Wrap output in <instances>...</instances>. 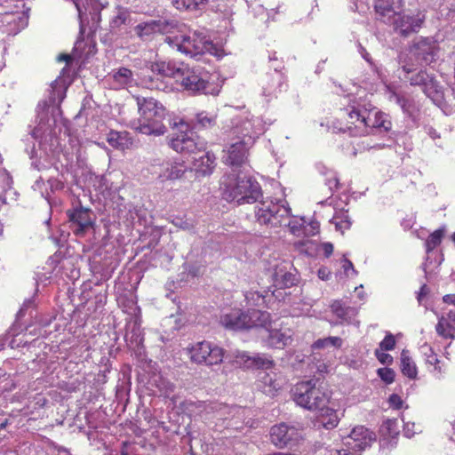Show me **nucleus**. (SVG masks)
Here are the masks:
<instances>
[{
    "instance_id": "obj_1",
    "label": "nucleus",
    "mask_w": 455,
    "mask_h": 455,
    "mask_svg": "<svg viewBox=\"0 0 455 455\" xmlns=\"http://www.w3.org/2000/svg\"><path fill=\"white\" fill-rule=\"evenodd\" d=\"M370 110L371 102L352 100L336 112L332 127L353 137L367 136L369 125L366 114Z\"/></svg>"
},
{
    "instance_id": "obj_2",
    "label": "nucleus",
    "mask_w": 455,
    "mask_h": 455,
    "mask_svg": "<svg viewBox=\"0 0 455 455\" xmlns=\"http://www.w3.org/2000/svg\"><path fill=\"white\" fill-rule=\"evenodd\" d=\"M291 395L297 405L310 411H327L331 399V394L316 378L297 382L291 389Z\"/></svg>"
},
{
    "instance_id": "obj_3",
    "label": "nucleus",
    "mask_w": 455,
    "mask_h": 455,
    "mask_svg": "<svg viewBox=\"0 0 455 455\" xmlns=\"http://www.w3.org/2000/svg\"><path fill=\"white\" fill-rule=\"evenodd\" d=\"M140 117L135 129L146 135H163L166 132L164 124L166 109L153 98L137 96L136 98Z\"/></svg>"
},
{
    "instance_id": "obj_4",
    "label": "nucleus",
    "mask_w": 455,
    "mask_h": 455,
    "mask_svg": "<svg viewBox=\"0 0 455 455\" xmlns=\"http://www.w3.org/2000/svg\"><path fill=\"white\" fill-rule=\"evenodd\" d=\"M223 196L238 204H253L262 196V192L260 185L250 177H228L224 182Z\"/></svg>"
},
{
    "instance_id": "obj_5",
    "label": "nucleus",
    "mask_w": 455,
    "mask_h": 455,
    "mask_svg": "<svg viewBox=\"0 0 455 455\" xmlns=\"http://www.w3.org/2000/svg\"><path fill=\"white\" fill-rule=\"evenodd\" d=\"M290 216V208L273 201H262L255 210V217L259 224L271 228L286 225Z\"/></svg>"
},
{
    "instance_id": "obj_6",
    "label": "nucleus",
    "mask_w": 455,
    "mask_h": 455,
    "mask_svg": "<svg viewBox=\"0 0 455 455\" xmlns=\"http://www.w3.org/2000/svg\"><path fill=\"white\" fill-rule=\"evenodd\" d=\"M175 125L179 127V132L175 133L169 142L173 150L181 154H196L204 148L205 143L189 129L187 123L180 120Z\"/></svg>"
},
{
    "instance_id": "obj_7",
    "label": "nucleus",
    "mask_w": 455,
    "mask_h": 455,
    "mask_svg": "<svg viewBox=\"0 0 455 455\" xmlns=\"http://www.w3.org/2000/svg\"><path fill=\"white\" fill-rule=\"evenodd\" d=\"M186 350L192 363L207 366L221 363L225 354L223 348L206 340L191 344Z\"/></svg>"
},
{
    "instance_id": "obj_8",
    "label": "nucleus",
    "mask_w": 455,
    "mask_h": 455,
    "mask_svg": "<svg viewBox=\"0 0 455 455\" xmlns=\"http://www.w3.org/2000/svg\"><path fill=\"white\" fill-rule=\"evenodd\" d=\"M440 51L439 44L432 37H419L409 47L411 59L414 58L419 64L430 65L437 60Z\"/></svg>"
},
{
    "instance_id": "obj_9",
    "label": "nucleus",
    "mask_w": 455,
    "mask_h": 455,
    "mask_svg": "<svg viewBox=\"0 0 455 455\" xmlns=\"http://www.w3.org/2000/svg\"><path fill=\"white\" fill-rule=\"evenodd\" d=\"M177 82L191 94L207 93L209 81L205 76L199 70L191 68L184 63H180V71Z\"/></svg>"
},
{
    "instance_id": "obj_10",
    "label": "nucleus",
    "mask_w": 455,
    "mask_h": 455,
    "mask_svg": "<svg viewBox=\"0 0 455 455\" xmlns=\"http://www.w3.org/2000/svg\"><path fill=\"white\" fill-rule=\"evenodd\" d=\"M399 64L401 69L406 74L405 78L410 82L412 86H422L426 93H427L428 88H434L436 86V80L433 75L428 74L426 70H419L418 73L409 76L415 71V64L409 56H401Z\"/></svg>"
},
{
    "instance_id": "obj_11",
    "label": "nucleus",
    "mask_w": 455,
    "mask_h": 455,
    "mask_svg": "<svg viewBox=\"0 0 455 455\" xmlns=\"http://www.w3.org/2000/svg\"><path fill=\"white\" fill-rule=\"evenodd\" d=\"M424 21L425 17L420 13L409 15L401 12L387 23L392 25L396 34L407 37L411 34L418 33Z\"/></svg>"
},
{
    "instance_id": "obj_12",
    "label": "nucleus",
    "mask_w": 455,
    "mask_h": 455,
    "mask_svg": "<svg viewBox=\"0 0 455 455\" xmlns=\"http://www.w3.org/2000/svg\"><path fill=\"white\" fill-rule=\"evenodd\" d=\"M234 364L245 370H268L274 367L275 363L270 357L256 354L250 355L247 352H237L235 355Z\"/></svg>"
},
{
    "instance_id": "obj_13",
    "label": "nucleus",
    "mask_w": 455,
    "mask_h": 455,
    "mask_svg": "<svg viewBox=\"0 0 455 455\" xmlns=\"http://www.w3.org/2000/svg\"><path fill=\"white\" fill-rule=\"evenodd\" d=\"M253 139L249 134H243L236 142L232 143L228 149L227 163L232 166L243 165L248 158L249 148Z\"/></svg>"
},
{
    "instance_id": "obj_14",
    "label": "nucleus",
    "mask_w": 455,
    "mask_h": 455,
    "mask_svg": "<svg viewBox=\"0 0 455 455\" xmlns=\"http://www.w3.org/2000/svg\"><path fill=\"white\" fill-rule=\"evenodd\" d=\"M71 227H75L73 232L77 236H83L92 227L90 211L84 208H76L67 212Z\"/></svg>"
},
{
    "instance_id": "obj_15",
    "label": "nucleus",
    "mask_w": 455,
    "mask_h": 455,
    "mask_svg": "<svg viewBox=\"0 0 455 455\" xmlns=\"http://www.w3.org/2000/svg\"><path fill=\"white\" fill-rule=\"evenodd\" d=\"M298 431L294 427H290L285 423L275 425L270 430V439L272 443L279 448L287 446L292 441L296 440Z\"/></svg>"
},
{
    "instance_id": "obj_16",
    "label": "nucleus",
    "mask_w": 455,
    "mask_h": 455,
    "mask_svg": "<svg viewBox=\"0 0 455 455\" xmlns=\"http://www.w3.org/2000/svg\"><path fill=\"white\" fill-rule=\"evenodd\" d=\"M376 440V435L363 426L355 427L347 437V444L358 451L364 450Z\"/></svg>"
},
{
    "instance_id": "obj_17",
    "label": "nucleus",
    "mask_w": 455,
    "mask_h": 455,
    "mask_svg": "<svg viewBox=\"0 0 455 455\" xmlns=\"http://www.w3.org/2000/svg\"><path fill=\"white\" fill-rule=\"evenodd\" d=\"M403 3V0H375L374 9L380 20L387 23L401 12Z\"/></svg>"
},
{
    "instance_id": "obj_18",
    "label": "nucleus",
    "mask_w": 455,
    "mask_h": 455,
    "mask_svg": "<svg viewBox=\"0 0 455 455\" xmlns=\"http://www.w3.org/2000/svg\"><path fill=\"white\" fill-rule=\"evenodd\" d=\"M368 116L367 124V136L373 133L374 129H379L384 132H388L392 128V122L388 116L377 108L371 103V110L366 114Z\"/></svg>"
},
{
    "instance_id": "obj_19",
    "label": "nucleus",
    "mask_w": 455,
    "mask_h": 455,
    "mask_svg": "<svg viewBox=\"0 0 455 455\" xmlns=\"http://www.w3.org/2000/svg\"><path fill=\"white\" fill-rule=\"evenodd\" d=\"M180 50L191 56L203 54L209 50L207 42L196 35L183 36Z\"/></svg>"
},
{
    "instance_id": "obj_20",
    "label": "nucleus",
    "mask_w": 455,
    "mask_h": 455,
    "mask_svg": "<svg viewBox=\"0 0 455 455\" xmlns=\"http://www.w3.org/2000/svg\"><path fill=\"white\" fill-rule=\"evenodd\" d=\"M246 315L240 309H234L220 316V323L228 330L238 331L247 329Z\"/></svg>"
},
{
    "instance_id": "obj_21",
    "label": "nucleus",
    "mask_w": 455,
    "mask_h": 455,
    "mask_svg": "<svg viewBox=\"0 0 455 455\" xmlns=\"http://www.w3.org/2000/svg\"><path fill=\"white\" fill-rule=\"evenodd\" d=\"M164 26L160 20L141 22L134 27L137 36L142 41L152 40L155 36L163 32Z\"/></svg>"
},
{
    "instance_id": "obj_22",
    "label": "nucleus",
    "mask_w": 455,
    "mask_h": 455,
    "mask_svg": "<svg viewBox=\"0 0 455 455\" xmlns=\"http://www.w3.org/2000/svg\"><path fill=\"white\" fill-rule=\"evenodd\" d=\"M215 156L210 152H205L199 157H194L193 169L202 176L210 175L215 168Z\"/></svg>"
},
{
    "instance_id": "obj_23",
    "label": "nucleus",
    "mask_w": 455,
    "mask_h": 455,
    "mask_svg": "<svg viewBox=\"0 0 455 455\" xmlns=\"http://www.w3.org/2000/svg\"><path fill=\"white\" fill-rule=\"evenodd\" d=\"M292 341L291 331H283L282 330L274 329L269 331L267 339V345L271 347L282 349L290 345Z\"/></svg>"
},
{
    "instance_id": "obj_24",
    "label": "nucleus",
    "mask_w": 455,
    "mask_h": 455,
    "mask_svg": "<svg viewBox=\"0 0 455 455\" xmlns=\"http://www.w3.org/2000/svg\"><path fill=\"white\" fill-rule=\"evenodd\" d=\"M151 71L154 76H160L162 77H172L177 81L180 71V65L176 66L172 62L156 61L152 63Z\"/></svg>"
},
{
    "instance_id": "obj_25",
    "label": "nucleus",
    "mask_w": 455,
    "mask_h": 455,
    "mask_svg": "<svg viewBox=\"0 0 455 455\" xmlns=\"http://www.w3.org/2000/svg\"><path fill=\"white\" fill-rule=\"evenodd\" d=\"M247 329L254 327H266L271 322L270 314L267 311L251 309L245 313Z\"/></svg>"
},
{
    "instance_id": "obj_26",
    "label": "nucleus",
    "mask_w": 455,
    "mask_h": 455,
    "mask_svg": "<svg viewBox=\"0 0 455 455\" xmlns=\"http://www.w3.org/2000/svg\"><path fill=\"white\" fill-rule=\"evenodd\" d=\"M108 143L119 150L129 148L132 145V140L126 132L110 131L107 136Z\"/></svg>"
},
{
    "instance_id": "obj_27",
    "label": "nucleus",
    "mask_w": 455,
    "mask_h": 455,
    "mask_svg": "<svg viewBox=\"0 0 455 455\" xmlns=\"http://www.w3.org/2000/svg\"><path fill=\"white\" fill-rule=\"evenodd\" d=\"M426 363L427 365L433 366V369L430 371L435 376V378L438 379L443 378L448 371L447 364L439 359L438 355L433 351L432 348L429 349V354H426Z\"/></svg>"
},
{
    "instance_id": "obj_28",
    "label": "nucleus",
    "mask_w": 455,
    "mask_h": 455,
    "mask_svg": "<svg viewBox=\"0 0 455 455\" xmlns=\"http://www.w3.org/2000/svg\"><path fill=\"white\" fill-rule=\"evenodd\" d=\"M400 367L402 373L407 378L411 379H415L417 378L418 368L408 350H403L401 353Z\"/></svg>"
},
{
    "instance_id": "obj_29",
    "label": "nucleus",
    "mask_w": 455,
    "mask_h": 455,
    "mask_svg": "<svg viewBox=\"0 0 455 455\" xmlns=\"http://www.w3.org/2000/svg\"><path fill=\"white\" fill-rule=\"evenodd\" d=\"M331 310L341 323H350L352 315H355L354 307H346L339 300H335L331 303Z\"/></svg>"
},
{
    "instance_id": "obj_30",
    "label": "nucleus",
    "mask_w": 455,
    "mask_h": 455,
    "mask_svg": "<svg viewBox=\"0 0 455 455\" xmlns=\"http://www.w3.org/2000/svg\"><path fill=\"white\" fill-rule=\"evenodd\" d=\"M435 331L438 336L445 339H455V325L444 318V315H441L438 318V322L435 325Z\"/></svg>"
},
{
    "instance_id": "obj_31",
    "label": "nucleus",
    "mask_w": 455,
    "mask_h": 455,
    "mask_svg": "<svg viewBox=\"0 0 455 455\" xmlns=\"http://www.w3.org/2000/svg\"><path fill=\"white\" fill-rule=\"evenodd\" d=\"M112 77L114 82L119 87H125L132 83L133 78V73L130 68L121 67L117 70L113 72Z\"/></svg>"
},
{
    "instance_id": "obj_32",
    "label": "nucleus",
    "mask_w": 455,
    "mask_h": 455,
    "mask_svg": "<svg viewBox=\"0 0 455 455\" xmlns=\"http://www.w3.org/2000/svg\"><path fill=\"white\" fill-rule=\"evenodd\" d=\"M331 222L340 232L347 230L351 227V221L347 211L340 210L335 212Z\"/></svg>"
},
{
    "instance_id": "obj_33",
    "label": "nucleus",
    "mask_w": 455,
    "mask_h": 455,
    "mask_svg": "<svg viewBox=\"0 0 455 455\" xmlns=\"http://www.w3.org/2000/svg\"><path fill=\"white\" fill-rule=\"evenodd\" d=\"M131 13L129 10L123 6L116 7V14L111 18L109 26L112 29L119 28L130 20Z\"/></svg>"
},
{
    "instance_id": "obj_34",
    "label": "nucleus",
    "mask_w": 455,
    "mask_h": 455,
    "mask_svg": "<svg viewBox=\"0 0 455 455\" xmlns=\"http://www.w3.org/2000/svg\"><path fill=\"white\" fill-rule=\"evenodd\" d=\"M444 235V228H438L431 233L425 242L426 251L427 253L433 251L442 243Z\"/></svg>"
},
{
    "instance_id": "obj_35",
    "label": "nucleus",
    "mask_w": 455,
    "mask_h": 455,
    "mask_svg": "<svg viewBox=\"0 0 455 455\" xmlns=\"http://www.w3.org/2000/svg\"><path fill=\"white\" fill-rule=\"evenodd\" d=\"M393 97L395 102L401 107L403 111L410 116H412L415 111V105L411 99L405 95L394 92Z\"/></svg>"
},
{
    "instance_id": "obj_36",
    "label": "nucleus",
    "mask_w": 455,
    "mask_h": 455,
    "mask_svg": "<svg viewBox=\"0 0 455 455\" xmlns=\"http://www.w3.org/2000/svg\"><path fill=\"white\" fill-rule=\"evenodd\" d=\"M342 344L343 340L339 337H327L323 339H318L317 340H315L313 343L312 347L314 349H322L326 347H334L339 348L341 347Z\"/></svg>"
},
{
    "instance_id": "obj_37",
    "label": "nucleus",
    "mask_w": 455,
    "mask_h": 455,
    "mask_svg": "<svg viewBox=\"0 0 455 455\" xmlns=\"http://www.w3.org/2000/svg\"><path fill=\"white\" fill-rule=\"evenodd\" d=\"M141 84L149 90H164V83L158 77L153 76H144L140 80Z\"/></svg>"
},
{
    "instance_id": "obj_38",
    "label": "nucleus",
    "mask_w": 455,
    "mask_h": 455,
    "mask_svg": "<svg viewBox=\"0 0 455 455\" xmlns=\"http://www.w3.org/2000/svg\"><path fill=\"white\" fill-rule=\"evenodd\" d=\"M121 307L124 313L129 314L131 315H137L140 313V308L137 305V301L133 297H125L121 300Z\"/></svg>"
},
{
    "instance_id": "obj_39",
    "label": "nucleus",
    "mask_w": 455,
    "mask_h": 455,
    "mask_svg": "<svg viewBox=\"0 0 455 455\" xmlns=\"http://www.w3.org/2000/svg\"><path fill=\"white\" fill-rule=\"evenodd\" d=\"M208 0H174V5L177 9L196 10L201 4H204Z\"/></svg>"
},
{
    "instance_id": "obj_40",
    "label": "nucleus",
    "mask_w": 455,
    "mask_h": 455,
    "mask_svg": "<svg viewBox=\"0 0 455 455\" xmlns=\"http://www.w3.org/2000/svg\"><path fill=\"white\" fill-rule=\"evenodd\" d=\"M196 124L202 128H211L216 124V119L206 112H201L196 115Z\"/></svg>"
},
{
    "instance_id": "obj_41",
    "label": "nucleus",
    "mask_w": 455,
    "mask_h": 455,
    "mask_svg": "<svg viewBox=\"0 0 455 455\" xmlns=\"http://www.w3.org/2000/svg\"><path fill=\"white\" fill-rule=\"evenodd\" d=\"M378 375L387 384L393 383L395 377L394 370L387 367L379 369Z\"/></svg>"
},
{
    "instance_id": "obj_42",
    "label": "nucleus",
    "mask_w": 455,
    "mask_h": 455,
    "mask_svg": "<svg viewBox=\"0 0 455 455\" xmlns=\"http://www.w3.org/2000/svg\"><path fill=\"white\" fill-rule=\"evenodd\" d=\"M395 347V339L393 334L388 333L385 336L383 340L379 343V348L381 351L393 350Z\"/></svg>"
},
{
    "instance_id": "obj_43",
    "label": "nucleus",
    "mask_w": 455,
    "mask_h": 455,
    "mask_svg": "<svg viewBox=\"0 0 455 455\" xmlns=\"http://www.w3.org/2000/svg\"><path fill=\"white\" fill-rule=\"evenodd\" d=\"M342 268L344 270V273L347 276L357 275V271L355 269V267H354L352 261L347 258H344L342 260Z\"/></svg>"
},
{
    "instance_id": "obj_44",
    "label": "nucleus",
    "mask_w": 455,
    "mask_h": 455,
    "mask_svg": "<svg viewBox=\"0 0 455 455\" xmlns=\"http://www.w3.org/2000/svg\"><path fill=\"white\" fill-rule=\"evenodd\" d=\"M184 172H185V170L182 169L181 166H180L178 164L173 165V166H172V168L169 172L168 179H170V180L180 179L183 176Z\"/></svg>"
},
{
    "instance_id": "obj_45",
    "label": "nucleus",
    "mask_w": 455,
    "mask_h": 455,
    "mask_svg": "<svg viewBox=\"0 0 455 455\" xmlns=\"http://www.w3.org/2000/svg\"><path fill=\"white\" fill-rule=\"evenodd\" d=\"M388 403L390 407L396 410L401 409L403 403V399L397 394H392L388 398Z\"/></svg>"
},
{
    "instance_id": "obj_46",
    "label": "nucleus",
    "mask_w": 455,
    "mask_h": 455,
    "mask_svg": "<svg viewBox=\"0 0 455 455\" xmlns=\"http://www.w3.org/2000/svg\"><path fill=\"white\" fill-rule=\"evenodd\" d=\"M288 226L290 232L294 235H299L301 231V225L298 223L296 220H286V225Z\"/></svg>"
},
{
    "instance_id": "obj_47",
    "label": "nucleus",
    "mask_w": 455,
    "mask_h": 455,
    "mask_svg": "<svg viewBox=\"0 0 455 455\" xmlns=\"http://www.w3.org/2000/svg\"><path fill=\"white\" fill-rule=\"evenodd\" d=\"M375 355L378 358V360L383 364L390 363L393 361V358L389 354L380 352L379 349H376Z\"/></svg>"
},
{
    "instance_id": "obj_48",
    "label": "nucleus",
    "mask_w": 455,
    "mask_h": 455,
    "mask_svg": "<svg viewBox=\"0 0 455 455\" xmlns=\"http://www.w3.org/2000/svg\"><path fill=\"white\" fill-rule=\"evenodd\" d=\"M295 282H296V278L292 274L285 273L283 275L282 283H283V286L291 287L295 284Z\"/></svg>"
},
{
    "instance_id": "obj_49",
    "label": "nucleus",
    "mask_w": 455,
    "mask_h": 455,
    "mask_svg": "<svg viewBox=\"0 0 455 455\" xmlns=\"http://www.w3.org/2000/svg\"><path fill=\"white\" fill-rule=\"evenodd\" d=\"M331 275V271L325 267H320L317 271V275L322 280H329Z\"/></svg>"
},
{
    "instance_id": "obj_50",
    "label": "nucleus",
    "mask_w": 455,
    "mask_h": 455,
    "mask_svg": "<svg viewBox=\"0 0 455 455\" xmlns=\"http://www.w3.org/2000/svg\"><path fill=\"white\" fill-rule=\"evenodd\" d=\"M428 291H429V289L426 284H423L420 287V289L418 292V295H417V299H418L419 303H421L423 301V299L427 297Z\"/></svg>"
},
{
    "instance_id": "obj_51",
    "label": "nucleus",
    "mask_w": 455,
    "mask_h": 455,
    "mask_svg": "<svg viewBox=\"0 0 455 455\" xmlns=\"http://www.w3.org/2000/svg\"><path fill=\"white\" fill-rule=\"evenodd\" d=\"M322 249L325 257L329 258L333 252V244L331 243H323Z\"/></svg>"
},
{
    "instance_id": "obj_52",
    "label": "nucleus",
    "mask_w": 455,
    "mask_h": 455,
    "mask_svg": "<svg viewBox=\"0 0 455 455\" xmlns=\"http://www.w3.org/2000/svg\"><path fill=\"white\" fill-rule=\"evenodd\" d=\"M326 183L331 190L338 189L339 187V180L336 176H333V177L328 179Z\"/></svg>"
},
{
    "instance_id": "obj_53",
    "label": "nucleus",
    "mask_w": 455,
    "mask_h": 455,
    "mask_svg": "<svg viewBox=\"0 0 455 455\" xmlns=\"http://www.w3.org/2000/svg\"><path fill=\"white\" fill-rule=\"evenodd\" d=\"M443 302L455 307V293L445 294L443 296Z\"/></svg>"
},
{
    "instance_id": "obj_54",
    "label": "nucleus",
    "mask_w": 455,
    "mask_h": 455,
    "mask_svg": "<svg viewBox=\"0 0 455 455\" xmlns=\"http://www.w3.org/2000/svg\"><path fill=\"white\" fill-rule=\"evenodd\" d=\"M444 315L448 321L451 322L455 325V308L450 309Z\"/></svg>"
},
{
    "instance_id": "obj_55",
    "label": "nucleus",
    "mask_w": 455,
    "mask_h": 455,
    "mask_svg": "<svg viewBox=\"0 0 455 455\" xmlns=\"http://www.w3.org/2000/svg\"><path fill=\"white\" fill-rule=\"evenodd\" d=\"M310 227L312 228V232L309 235H315L319 232V223L317 221H312L310 223Z\"/></svg>"
},
{
    "instance_id": "obj_56",
    "label": "nucleus",
    "mask_w": 455,
    "mask_h": 455,
    "mask_svg": "<svg viewBox=\"0 0 455 455\" xmlns=\"http://www.w3.org/2000/svg\"><path fill=\"white\" fill-rule=\"evenodd\" d=\"M255 295L257 296L258 299H264V298L259 292H251V291L246 292L245 299L249 300L250 299H253V297Z\"/></svg>"
},
{
    "instance_id": "obj_57",
    "label": "nucleus",
    "mask_w": 455,
    "mask_h": 455,
    "mask_svg": "<svg viewBox=\"0 0 455 455\" xmlns=\"http://www.w3.org/2000/svg\"><path fill=\"white\" fill-rule=\"evenodd\" d=\"M338 417L336 415H334L333 418L331 419L330 422L328 424H330L331 427H336L338 425Z\"/></svg>"
},
{
    "instance_id": "obj_58",
    "label": "nucleus",
    "mask_w": 455,
    "mask_h": 455,
    "mask_svg": "<svg viewBox=\"0 0 455 455\" xmlns=\"http://www.w3.org/2000/svg\"><path fill=\"white\" fill-rule=\"evenodd\" d=\"M59 60H65L67 62L71 60V57L68 54H60Z\"/></svg>"
},
{
    "instance_id": "obj_59",
    "label": "nucleus",
    "mask_w": 455,
    "mask_h": 455,
    "mask_svg": "<svg viewBox=\"0 0 455 455\" xmlns=\"http://www.w3.org/2000/svg\"><path fill=\"white\" fill-rule=\"evenodd\" d=\"M126 447H127V443L126 442H124L123 443V448L121 450V455H129L127 450H126Z\"/></svg>"
},
{
    "instance_id": "obj_60",
    "label": "nucleus",
    "mask_w": 455,
    "mask_h": 455,
    "mask_svg": "<svg viewBox=\"0 0 455 455\" xmlns=\"http://www.w3.org/2000/svg\"><path fill=\"white\" fill-rule=\"evenodd\" d=\"M6 424H7V422H6V421H5V422H4V423H2V424L0 425V427H1V428H4V427L6 426Z\"/></svg>"
},
{
    "instance_id": "obj_61",
    "label": "nucleus",
    "mask_w": 455,
    "mask_h": 455,
    "mask_svg": "<svg viewBox=\"0 0 455 455\" xmlns=\"http://www.w3.org/2000/svg\"><path fill=\"white\" fill-rule=\"evenodd\" d=\"M344 455H348V453L347 452V451H344Z\"/></svg>"
}]
</instances>
